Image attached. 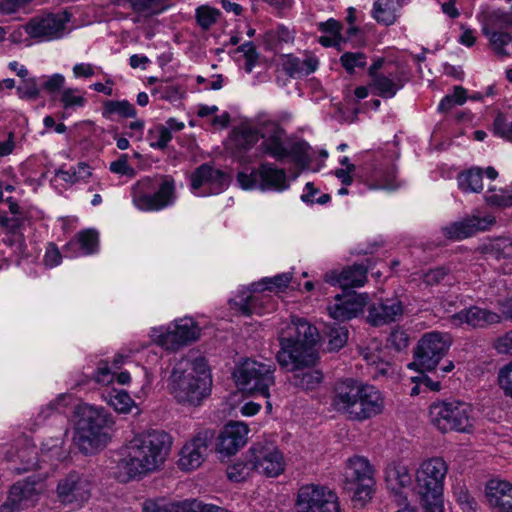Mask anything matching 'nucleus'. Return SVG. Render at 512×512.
<instances>
[{"mask_svg":"<svg viewBox=\"0 0 512 512\" xmlns=\"http://www.w3.org/2000/svg\"><path fill=\"white\" fill-rule=\"evenodd\" d=\"M75 183L86 182L92 175L91 168L85 162H79L76 167H72Z\"/></svg>","mask_w":512,"mask_h":512,"instance_id":"64","label":"nucleus"},{"mask_svg":"<svg viewBox=\"0 0 512 512\" xmlns=\"http://www.w3.org/2000/svg\"><path fill=\"white\" fill-rule=\"evenodd\" d=\"M60 102L65 110L83 107L86 104L84 96L79 94L77 88L64 89L60 96Z\"/></svg>","mask_w":512,"mask_h":512,"instance_id":"45","label":"nucleus"},{"mask_svg":"<svg viewBox=\"0 0 512 512\" xmlns=\"http://www.w3.org/2000/svg\"><path fill=\"white\" fill-rule=\"evenodd\" d=\"M175 199V184L172 179H164L159 189L153 193H143L134 197V203L140 210H161L171 204Z\"/></svg>","mask_w":512,"mask_h":512,"instance_id":"21","label":"nucleus"},{"mask_svg":"<svg viewBox=\"0 0 512 512\" xmlns=\"http://www.w3.org/2000/svg\"><path fill=\"white\" fill-rule=\"evenodd\" d=\"M237 182L244 190L284 191L289 188L286 171L273 163L264 162L250 173L239 172Z\"/></svg>","mask_w":512,"mask_h":512,"instance_id":"10","label":"nucleus"},{"mask_svg":"<svg viewBox=\"0 0 512 512\" xmlns=\"http://www.w3.org/2000/svg\"><path fill=\"white\" fill-rule=\"evenodd\" d=\"M207 503L196 499L171 502L170 512H204Z\"/></svg>","mask_w":512,"mask_h":512,"instance_id":"47","label":"nucleus"},{"mask_svg":"<svg viewBox=\"0 0 512 512\" xmlns=\"http://www.w3.org/2000/svg\"><path fill=\"white\" fill-rule=\"evenodd\" d=\"M290 280H291L290 273L278 274L272 278H267V279L263 280V282L265 284H269V285L263 287L262 290H266V289L272 290L273 288H277V289L281 290V289L287 287Z\"/></svg>","mask_w":512,"mask_h":512,"instance_id":"60","label":"nucleus"},{"mask_svg":"<svg viewBox=\"0 0 512 512\" xmlns=\"http://www.w3.org/2000/svg\"><path fill=\"white\" fill-rule=\"evenodd\" d=\"M248 433L249 428L245 423L229 422L218 437V452L225 455L237 453L247 443Z\"/></svg>","mask_w":512,"mask_h":512,"instance_id":"20","label":"nucleus"},{"mask_svg":"<svg viewBox=\"0 0 512 512\" xmlns=\"http://www.w3.org/2000/svg\"><path fill=\"white\" fill-rule=\"evenodd\" d=\"M110 171L120 175H132L134 169L128 164V156L122 154L117 160L111 162Z\"/></svg>","mask_w":512,"mask_h":512,"instance_id":"56","label":"nucleus"},{"mask_svg":"<svg viewBox=\"0 0 512 512\" xmlns=\"http://www.w3.org/2000/svg\"><path fill=\"white\" fill-rule=\"evenodd\" d=\"M483 173L480 168H472L458 176V185L464 192H480L483 189Z\"/></svg>","mask_w":512,"mask_h":512,"instance_id":"34","label":"nucleus"},{"mask_svg":"<svg viewBox=\"0 0 512 512\" xmlns=\"http://www.w3.org/2000/svg\"><path fill=\"white\" fill-rule=\"evenodd\" d=\"M64 82V76L56 73L48 77L47 80L43 82L42 88L48 93H56L63 87Z\"/></svg>","mask_w":512,"mask_h":512,"instance_id":"62","label":"nucleus"},{"mask_svg":"<svg viewBox=\"0 0 512 512\" xmlns=\"http://www.w3.org/2000/svg\"><path fill=\"white\" fill-rule=\"evenodd\" d=\"M273 364H264L255 360L246 359L234 372L237 386L251 395H260L264 398L270 396V387L274 385Z\"/></svg>","mask_w":512,"mask_h":512,"instance_id":"7","label":"nucleus"},{"mask_svg":"<svg viewBox=\"0 0 512 512\" xmlns=\"http://www.w3.org/2000/svg\"><path fill=\"white\" fill-rule=\"evenodd\" d=\"M119 115L123 118H134L137 111L128 100H108L103 104V117L109 119L112 115Z\"/></svg>","mask_w":512,"mask_h":512,"instance_id":"33","label":"nucleus"},{"mask_svg":"<svg viewBox=\"0 0 512 512\" xmlns=\"http://www.w3.org/2000/svg\"><path fill=\"white\" fill-rule=\"evenodd\" d=\"M466 89L462 86H456L453 94L446 95L439 103L440 112H448L457 105H463L467 99Z\"/></svg>","mask_w":512,"mask_h":512,"instance_id":"43","label":"nucleus"},{"mask_svg":"<svg viewBox=\"0 0 512 512\" xmlns=\"http://www.w3.org/2000/svg\"><path fill=\"white\" fill-rule=\"evenodd\" d=\"M457 502L462 506L465 512H474L477 506V502L473 497L470 496L467 490L462 487L457 488L454 491Z\"/></svg>","mask_w":512,"mask_h":512,"instance_id":"54","label":"nucleus"},{"mask_svg":"<svg viewBox=\"0 0 512 512\" xmlns=\"http://www.w3.org/2000/svg\"><path fill=\"white\" fill-rule=\"evenodd\" d=\"M331 405L348 420L363 422L381 414L385 402L375 386L347 378L335 384Z\"/></svg>","mask_w":512,"mask_h":512,"instance_id":"3","label":"nucleus"},{"mask_svg":"<svg viewBox=\"0 0 512 512\" xmlns=\"http://www.w3.org/2000/svg\"><path fill=\"white\" fill-rule=\"evenodd\" d=\"M213 433L206 430L199 432L187 442L179 453L178 467L182 471H191L199 468L208 455Z\"/></svg>","mask_w":512,"mask_h":512,"instance_id":"17","label":"nucleus"},{"mask_svg":"<svg viewBox=\"0 0 512 512\" xmlns=\"http://www.w3.org/2000/svg\"><path fill=\"white\" fill-rule=\"evenodd\" d=\"M367 279V268L363 265H353L344 268L339 274L326 275V281L331 284H339L344 290L361 287Z\"/></svg>","mask_w":512,"mask_h":512,"instance_id":"28","label":"nucleus"},{"mask_svg":"<svg viewBox=\"0 0 512 512\" xmlns=\"http://www.w3.org/2000/svg\"><path fill=\"white\" fill-rule=\"evenodd\" d=\"M385 481L389 490L401 496L402 490L411 486L412 475L407 466L391 463L386 468Z\"/></svg>","mask_w":512,"mask_h":512,"instance_id":"31","label":"nucleus"},{"mask_svg":"<svg viewBox=\"0 0 512 512\" xmlns=\"http://www.w3.org/2000/svg\"><path fill=\"white\" fill-rule=\"evenodd\" d=\"M69 14L49 13L35 16L25 25V32L37 41H52L62 38L66 33Z\"/></svg>","mask_w":512,"mask_h":512,"instance_id":"14","label":"nucleus"},{"mask_svg":"<svg viewBox=\"0 0 512 512\" xmlns=\"http://www.w3.org/2000/svg\"><path fill=\"white\" fill-rule=\"evenodd\" d=\"M170 504L165 499H147L142 504V512H170Z\"/></svg>","mask_w":512,"mask_h":512,"instance_id":"55","label":"nucleus"},{"mask_svg":"<svg viewBox=\"0 0 512 512\" xmlns=\"http://www.w3.org/2000/svg\"><path fill=\"white\" fill-rule=\"evenodd\" d=\"M340 63L348 74H353L356 68H364L367 56L363 52H345L340 57Z\"/></svg>","mask_w":512,"mask_h":512,"instance_id":"40","label":"nucleus"},{"mask_svg":"<svg viewBox=\"0 0 512 512\" xmlns=\"http://www.w3.org/2000/svg\"><path fill=\"white\" fill-rule=\"evenodd\" d=\"M493 132L501 138L512 141V122L508 123L504 114L498 113L493 122Z\"/></svg>","mask_w":512,"mask_h":512,"instance_id":"49","label":"nucleus"},{"mask_svg":"<svg viewBox=\"0 0 512 512\" xmlns=\"http://www.w3.org/2000/svg\"><path fill=\"white\" fill-rule=\"evenodd\" d=\"M481 30L489 40L490 46L499 57L509 56L506 46L510 43L511 34L506 30L512 28V14L502 9L482 10L477 16Z\"/></svg>","mask_w":512,"mask_h":512,"instance_id":"8","label":"nucleus"},{"mask_svg":"<svg viewBox=\"0 0 512 512\" xmlns=\"http://www.w3.org/2000/svg\"><path fill=\"white\" fill-rule=\"evenodd\" d=\"M36 494L35 482L19 481L11 487L6 500L0 505V512H19L33 501Z\"/></svg>","mask_w":512,"mask_h":512,"instance_id":"24","label":"nucleus"},{"mask_svg":"<svg viewBox=\"0 0 512 512\" xmlns=\"http://www.w3.org/2000/svg\"><path fill=\"white\" fill-rule=\"evenodd\" d=\"M502 320L501 315L477 305L466 307L450 317V322L455 326L468 325L474 329H484L498 324Z\"/></svg>","mask_w":512,"mask_h":512,"instance_id":"19","label":"nucleus"},{"mask_svg":"<svg viewBox=\"0 0 512 512\" xmlns=\"http://www.w3.org/2000/svg\"><path fill=\"white\" fill-rule=\"evenodd\" d=\"M318 64V59L314 56H307L305 59L292 54L280 56L281 69L291 78H301L315 72Z\"/></svg>","mask_w":512,"mask_h":512,"instance_id":"27","label":"nucleus"},{"mask_svg":"<svg viewBox=\"0 0 512 512\" xmlns=\"http://www.w3.org/2000/svg\"><path fill=\"white\" fill-rule=\"evenodd\" d=\"M148 139L152 148L163 150L172 140V133H169V128L159 124L148 131Z\"/></svg>","mask_w":512,"mask_h":512,"instance_id":"39","label":"nucleus"},{"mask_svg":"<svg viewBox=\"0 0 512 512\" xmlns=\"http://www.w3.org/2000/svg\"><path fill=\"white\" fill-rule=\"evenodd\" d=\"M431 423L441 432H472L475 413L471 404L453 400L433 402L429 407Z\"/></svg>","mask_w":512,"mask_h":512,"instance_id":"6","label":"nucleus"},{"mask_svg":"<svg viewBox=\"0 0 512 512\" xmlns=\"http://www.w3.org/2000/svg\"><path fill=\"white\" fill-rule=\"evenodd\" d=\"M354 494L352 500L363 506L372 499L374 493V479H366V482L353 484Z\"/></svg>","mask_w":512,"mask_h":512,"instance_id":"42","label":"nucleus"},{"mask_svg":"<svg viewBox=\"0 0 512 512\" xmlns=\"http://www.w3.org/2000/svg\"><path fill=\"white\" fill-rule=\"evenodd\" d=\"M493 250L496 252L497 257L509 258L512 257V241L507 238L498 239L492 245Z\"/></svg>","mask_w":512,"mask_h":512,"instance_id":"63","label":"nucleus"},{"mask_svg":"<svg viewBox=\"0 0 512 512\" xmlns=\"http://www.w3.org/2000/svg\"><path fill=\"white\" fill-rule=\"evenodd\" d=\"M98 242V233L93 229L79 232L77 235V243L80 245L83 254L95 253L98 249Z\"/></svg>","mask_w":512,"mask_h":512,"instance_id":"41","label":"nucleus"},{"mask_svg":"<svg viewBox=\"0 0 512 512\" xmlns=\"http://www.w3.org/2000/svg\"><path fill=\"white\" fill-rule=\"evenodd\" d=\"M324 334L328 338V349L330 351L340 350L348 340L347 328L337 323L327 325Z\"/></svg>","mask_w":512,"mask_h":512,"instance_id":"35","label":"nucleus"},{"mask_svg":"<svg viewBox=\"0 0 512 512\" xmlns=\"http://www.w3.org/2000/svg\"><path fill=\"white\" fill-rule=\"evenodd\" d=\"M17 94L24 100H36L40 95L36 78H24L22 84L17 87Z\"/></svg>","mask_w":512,"mask_h":512,"instance_id":"46","label":"nucleus"},{"mask_svg":"<svg viewBox=\"0 0 512 512\" xmlns=\"http://www.w3.org/2000/svg\"><path fill=\"white\" fill-rule=\"evenodd\" d=\"M79 416L74 441L83 453L91 454L107 444L112 421L103 408L91 405L81 406Z\"/></svg>","mask_w":512,"mask_h":512,"instance_id":"5","label":"nucleus"},{"mask_svg":"<svg viewBox=\"0 0 512 512\" xmlns=\"http://www.w3.org/2000/svg\"><path fill=\"white\" fill-rule=\"evenodd\" d=\"M259 138V127L257 128V130L246 128L243 129L239 134L238 142L241 146H243V148L248 149L251 146H253L258 141Z\"/></svg>","mask_w":512,"mask_h":512,"instance_id":"59","label":"nucleus"},{"mask_svg":"<svg viewBox=\"0 0 512 512\" xmlns=\"http://www.w3.org/2000/svg\"><path fill=\"white\" fill-rule=\"evenodd\" d=\"M368 295L349 291L343 295H336L334 302L327 307L329 315L338 321H347L355 318L367 304Z\"/></svg>","mask_w":512,"mask_h":512,"instance_id":"18","label":"nucleus"},{"mask_svg":"<svg viewBox=\"0 0 512 512\" xmlns=\"http://www.w3.org/2000/svg\"><path fill=\"white\" fill-rule=\"evenodd\" d=\"M450 343V337L441 332L426 333L419 340L414 351V361L408 364V367L422 373L435 369L446 355Z\"/></svg>","mask_w":512,"mask_h":512,"instance_id":"11","label":"nucleus"},{"mask_svg":"<svg viewBox=\"0 0 512 512\" xmlns=\"http://www.w3.org/2000/svg\"><path fill=\"white\" fill-rule=\"evenodd\" d=\"M105 399L108 404L120 413H127L130 411L133 400L125 390L112 389L107 392Z\"/></svg>","mask_w":512,"mask_h":512,"instance_id":"38","label":"nucleus"},{"mask_svg":"<svg viewBox=\"0 0 512 512\" xmlns=\"http://www.w3.org/2000/svg\"><path fill=\"white\" fill-rule=\"evenodd\" d=\"M220 11L209 6H200L196 9V21L203 30H208L216 23Z\"/></svg>","mask_w":512,"mask_h":512,"instance_id":"44","label":"nucleus"},{"mask_svg":"<svg viewBox=\"0 0 512 512\" xmlns=\"http://www.w3.org/2000/svg\"><path fill=\"white\" fill-rule=\"evenodd\" d=\"M199 337V328L192 318L177 320L173 329L162 335L163 344L175 350L180 346L187 345Z\"/></svg>","mask_w":512,"mask_h":512,"instance_id":"23","label":"nucleus"},{"mask_svg":"<svg viewBox=\"0 0 512 512\" xmlns=\"http://www.w3.org/2000/svg\"><path fill=\"white\" fill-rule=\"evenodd\" d=\"M259 135L262 139L260 149L277 161H283L288 157V141L285 130L275 121H263L259 123Z\"/></svg>","mask_w":512,"mask_h":512,"instance_id":"16","label":"nucleus"},{"mask_svg":"<svg viewBox=\"0 0 512 512\" xmlns=\"http://www.w3.org/2000/svg\"><path fill=\"white\" fill-rule=\"evenodd\" d=\"M493 191V189H489V191L485 195V200L489 205L507 207L512 204L511 195L497 194L494 193Z\"/></svg>","mask_w":512,"mask_h":512,"instance_id":"61","label":"nucleus"},{"mask_svg":"<svg viewBox=\"0 0 512 512\" xmlns=\"http://www.w3.org/2000/svg\"><path fill=\"white\" fill-rule=\"evenodd\" d=\"M318 339V329L304 318L292 317L290 321H283L277 332V363L281 368L295 372L291 383L304 390L313 389L323 379L319 370H304L316 365L319 359Z\"/></svg>","mask_w":512,"mask_h":512,"instance_id":"1","label":"nucleus"},{"mask_svg":"<svg viewBox=\"0 0 512 512\" xmlns=\"http://www.w3.org/2000/svg\"><path fill=\"white\" fill-rule=\"evenodd\" d=\"M369 87L375 95L382 98H392L403 87V83L397 73L386 71L372 77Z\"/></svg>","mask_w":512,"mask_h":512,"instance_id":"29","label":"nucleus"},{"mask_svg":"<svg viewBox=\"0 0 512 512\" xmlns=\"http://www.w3.org/2000/svg\"><path fill=\"white\" fill-rule=\"evenodd\" d=\"M486 498L497 512H512V484L505 480L491 479L486 484Z\"/></svg>","mask_w":512,"mask_h":512,"instance_id":"26","label":"nucleus"},{"mask_svg":"<svg viewBox=\"0 0 512 512\" xmlns=\"http://www.w3.org/2000/svg\"><path fill=\"white\" fill-rule=\"evenodd\" d=\"M373 17L383 25L389 26L396 21L393 0H376L373 4Z\"/></svg>","mask_w":512,"mask_h":512,"instance_id":"36","label":"nucleus"},{"mask_svg":"<svg viewBox=\"0 0 512 512\" xmlns=\"http://www.w3.org/2000/svg\"><path fill=\"white\" fill-rule=\"evenodd\" d=\"M255 472L277 477L285 469V461L279 449L270 442H257L249 449Z\"/></svg>","mask_w":512,"mask_h":512,"instance_id":"15","label":"nucleus"},{"mask_svg":"<svg viewBox=\"0 0 512 512\" xmlns=\"http://www.w3.org/2000/svg\"><path fill=\"white\" fill-rule=\"evenodd\" d=\"M17 457L24 463L23 468H17L19 472L34 469L37 466V452L34 447H27L17 452Z\"/></svg>","mask_w":512,"mask_h":512,"instance_id":"51","label":"nucleus"},{"mask_svg":"<svg viewBox=\"0 0 512 512\" xmlns=\"http://www.w3.org/2000/svg\"><path fill=\"white\" fill-rule=\"evenodd\" d=\"M92 477L83 472L72 470L59 478L56 497L60 504L72 510L81 509L91 498Z\"/></svg>","mask_w":512,"mask_h":512,"instance_id":"9","label":"nucleus"},{"mask_svg":"<svg viewBox=\"0 0 512 512\" xmlns=\"http://www.w3.org/2000/svg\"><path fill=\"white\" fill-rule=\"evenodd\" d=\"M225 182L226 174L207 163L200 165L191 176V187L194 190L199 189L204 184L220 189Z\"/></svg>","mask_w":512,"mask_h":512,"instance_id":"30","label":"nucleus"},{"mask_svg":"<svg viewBox=\"0 0 512 512\" xmlns=\"http://www.w3.org/2000/svg\"><path fill=\"white\" fill-rule=\"evenodd\" d=\"M297 512H339L336 493L328 487L308 484L299 489Z\"/></svg>","mask_w":512,"mask_h":512,"instance_id":"13","label":"nucleus"},{"mask_svg":"<svg viewBox=\"0 0 512 512\" xmlns=\"http://www.w3.org/2000/svg\"><path fill=\"white\" fill-rule=\"evenodd\" d=\"M306 149L307 144L305 142H295L291 146L288 144V157H292L296 164L304 166L309 161Z\"/></svg>","mask_w":512,"mask_h":512,"instance_id":"52","label":"nucleus"},{"mask_svg":"<svg viewBox=\"0 0 512 512\" xmlns=\"http://www.w3.org/2000/svg\"><path fill=\"white\" fill-rule=\"evenodd\" d=\"M257 301L255 295L242 296L238 302H235V305L243 315L249 316L256 311Z\"/></svg>","mask_w":512,"mask_h":512,"instance_id":"58","label":"nucleus"},{"mask_svg":"<svg viewBox=\"0 0 512 512\" xmlns=\"http://www.w3.org/2000/svg\"><path fill=\"white\" fill-rule=\"evenodd\" d=\"M388 341L391 346H393L397 351H400L408 346L409 336L404 330L394 329L391 332Z\"/></svg>","mask_w":512,"mask_h":512,"instance_id":"57","label":"nucleus"},{"mask_svg":"<svg viewBox=\"0 0 512 512\" xmlns=\"http://www.w3.org/2000/svg\"><path fill=\"white\" fill-rule=\"evenodd\" d=\"M450 272L445 266L435 267L423 273L422 279L427 285L439 284Z\"/></svg>","mask_w":512,"mask_h":512,"instance_id":"53","label":"nucleus"},{"mask_svg":"<svg viewBox=\"0 0 512 512\" xmlns=\"http://www.w3.org/2000/svg\"><path fill=\"white\" fill-rule=\"evenodd\" d=\"M116 372L112 370L107 361H100L93 375V380L102 385H108L114 381Z\"/></svg>","mask_w":512,"mask_h":512,"instance_id":"48","label":"nucleus"},{"mask_svg":"<svg viewBox=\"0 0 512 512\" xmlns=\"http://www.w3.org/2000/svg\"><path fill=\"white\" fill-rule=\"evenodd\" d=\"M498 383L504 394L512 398V361L500 368Z\"/></svg>","mask_w":512,"mask_h":512,"instance_id":"50","label":"nucleus"},{"mask_svg":"<svg viewBox=\"0 0 512 512\" xmlns=\"http://www.w3.org/2000/svg\"><path fill=\"white\" fill-rule=\"evenodd\" d=\"M447 464L439 457L425 460L416 471L417 492L420 499L443 496Z\"/></svg>","mask_w":512,"mask_h":512,"instance_id":"12","label":"nucleus"},{"mask_svg":"<svg viewBox=\"0 0 512 512\" xmlns=\"http://www.w3.org/2000/svg\"><path fill=\"white\" fill-rule=\"evenodd\" d=\"M367 312V322L379 327L400 320L403 315V305L398 299H386L371 304Z\"/></svg>","mask_w":512,"mask_h":512,"instance_id":"22","label":"nucleus"},{"mask_svg":"<svg viewBox=\"0 0 512 512\" xmlns=\"http://www.w3.org/2000/svg\"><path fill=\"white\" fill-rule=\"evenodd\" d=\"M211 377L206 360L182 358L169 377V391L183 405L198 406L210 393Z\"/></svg>","mask_w":512,"mask_h":512,"instance_id":"4","label":"nucleus"},{"mask_svg":"<svg viewBox=\"0 0 512 512\" xmlns=\"http://www.w3.org/2000/svg\"><path fill=\"white\" fill-rule=\"evenodd\" d=\"M494 223L492 217H472L454 222L444 227L443 233L448 239L461 240L471 237L478 231L487 230Z\"/></svg>","mask_w":512,"mask_h":512,"instance_id":"25","label":"nucleus"},{"mask_svg":"<svg viewBox=\"0 0 512 512\" xmlns=\"http://www.w3.org/2000/svg\"><path fill=\"white\" fill-rule=\"evenodd\" d=\"M346 478L351 484L366 482V479H374L369 461L359 456L349 459Z\"/></svg>","mask_w":512,"mask_h":512,"instance_id":"32","label":"nucleus"},{"mask_svg":"<svg viewBox=\"0 0 512 512\" xmlns=\"http://www.w3.org/2000/svg\"><path fill=\"white\" fill-rule=\"evenodd\" d=\"M172 438L163 430H149L131 439L116 461L114 477L121 483L155 472L166 461Z\"/></svg>","mask_w":512,"mask_h":512,"instance_id":"2","label":"nucleus"},{"mask_svg":"<svg viewBox=\"0 0 512 512\" xmlns=\"http://www.w3.org/2000/svg\"><path fill=\"white\" fill-rule=\"evenodd\" d=\"M255 471L251 454L247 461H237L227 467V477L233 482L245 481Z\"/></svg>","mask_w":512,"mask_h":512,"instance_id":"37","label":"nucleus"}]
</instances>
